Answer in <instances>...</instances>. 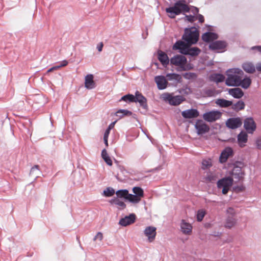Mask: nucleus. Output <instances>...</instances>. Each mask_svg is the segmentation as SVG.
Instances as JSON below:
<instances>
[{
    "instance_id": "obj_1",
    "label": "nucleus",
    "mask_w": 261,
    "mask_h": 261,
    "mask_svg": "<svg viewBox=\"0 0 261 261\" xmlns=\"http://www.w3.org/2000/svg\"><path fill=\"white\" fill-rule=\"evenodd\" d=\"M227 77L225 84L228 86H239L243 72L239 69H231L227 71Z\"/></svg>"
},
{
    "instance_id": "obj_2",
    "label": "nucleus",
    "mask_w": 261,
    "mask_h": 261,
    "mask_svg": "<svg viewBox=\"0 0 261 261\" xmlns=\"http://www.w3.org/2000/svg\"><path fill=\"white\" fill-rule=\"evenodd\" d=\"M190 8L185 3L184 1H179L176 2L174 6L166 9V12L168 13V16L171 18H174L176 15L181 13L189 12Z\"/></svg>"
},
{
    "instance_id": "obj_3",
    "label": "nucleus",
    "mask_w": 261,
    "mask_h": 261,
    "mask_svg": "<svg viewBox=\"0 0 261 261\" xmlns=\"http://www.w3.org/2000/svg\"><path fill=\"white\" fill-rule=\"evenodd\" d=\"M198 38V31L195 27L186 29L185 33L182 37V39L189 45L195 44L197 42Z\"/></svg>"
},
{
    "instance_id": "obj_4",
    "label": "nucleus",
    "mask_w": 261,
    "mask_h": 261,
    "mask_svg": "<svg viewBox=\"0 0 261 261\" xmlns=\"http://www.w3.org/2000/svg\"><path fill=\"white\" fill-rule=\"evenodd\" d=\"M170 63L172 66L176 67L178 71H186L188 69L187 65V58L183 55L174 56L170 59Z\"/></svg>"
},
{
    "instance_id": "obj_5",
    "label": "nucleus",
    "mask_w": 261,
    "mask_h": 261,
    "mask_svg": "<svg viewBox=\"0 0 261 261\" xmlns=\"http://www.w3.org/2000/svg\"><path fill=\"white\" fill-rule=\"evenodd\" d=\"M245 166L242 162H236L230 173V174L237 180V181H242L244 179L245 172L242 170V168Z\"/></svg>"
},
{
    "instance_id": "obj_6",
    "label": "nucleus",
    "mask_w": 261,
    "mask_h": 261,
    "mask_svg": "<svg viewBox=\"0 0 261 261\" xmlns=\"http://www.w3.org/2000/svg\"><path fill=\"white\" fill-rule=\"evenodd\" d=\"M161 98L165 101L168 102L172 106H178L184 101L185 98L181 95L173 96L172 94L164 93L161 96Z\"/></svg>"
},
{
    "instance_id": "obj_7",
    "label": "nucleus",
    "mask_w": 261,
    "mask_h": 261,
    "mask_svg": "<svg viewBox=\"0 0 261 261\" xmlns=\"http://www.w3.org/2000/svg\"><path fill=\"white\" fill-rule=\"evenodd\" d=\"M244 127L248 134H252L256 129V124L252 117H247L244 121Z\"/></svg>"
},
{
    "instance_id": "obj_8",
    "label": "nucleus",
    "mask_w": 261,
    "mask_h": 261,
    "mask_svg": "<svg viewBox=\"0 0 261 261\" xmlns=\"http://www.w3.org/2000/svg\"><path fill=\"white\" fill-rule=\"evenodd\" d=\"M222 114L218 111H212L205 113L203 115V118L207 122H214L219 119Z\"/></svg>"
},
{
    "instance_id": "obj_9",
    "label": "nucleus",
    "mask_w": 261,
    "mask_h": 261,
    "mask_svg": "<svg viewBox=\"0 0 261 261\" xmlns=\"http://www.w3.org/2000/svg\"><path fill=\"white\" fill-rule=\"evenodd\" d=\"M195 127L198 135H203L208 132L210 129L209 126L201 120L196 121Z\"/></svg>"
},
{
    "instance_id": "obj_10",
    "label": "nucleus",
    "mask_w": 261,
    "mask_h": 261,
    "mask_svg": "<svg viewBox=\"0 0 261 261\" xmlns=\"http://www.w3.org/2000/svg\"><path fill=\"white\" fill-rule=\"evenodd\" d=\"M242 124V121L240 117L229 118L226 122L227 127L231 129H236L240 127Z\"/></svg>"
},
{
    "instance_id": "obj_11",
    "label": "nucleus",
    "mask_w": 261,
    "mask_h": 261,
    "mask_svg": "<svg viewBox=\"0 0 261 261\" xmlns=\"http://www.w3.org/2000/svg\"><path fill=\"white\" fill-rule=\"evenodd\" d=\"M156 228L154 226H147L144 230L145 236L147 238L149 242H153L156 234Z\"/></svg>"
},
{
    "instance_id": "obj_12",
    "label": "nucleus",
    "mask_w": 261,
    "mask_h": 261,
    "mask_svg": "<svg viewBox=\"0 0 261 261\" xmlns=\"http://www.w3.org/2000/svg\"><path fill=\"white\" fill-rule=\"evenodd\" d=\"M134 102H139L140 107L145 110L148 108L147 99L139 91L135 92Z\"/></svg>"
},
{
    "instance_id": "obj_13",
    "label": "nucleus",
    "mask_w": 261,
    "mask_h": 261,
    "mask_svg": "<svg viewBox=\"0 0 261 261\" xmlns=\"http://www.w3.org/2000/svg\"><path fill=\"white\" fill-rule=\"evenodd\" d=\"M233 155V150L231 147H226L221 152L219 157V162L221 163H225L227 159Z\"/></svg>"
},
{
    "instance_id": "obj_14",
    "label": "nucleus",
    "mask_w": 261,
    "mask_h": 261,
    "mask_svg": "<svg viewBox=\"0 0 261 261\" xmlns=\"http://www.w3.org/2000/svg\"><path fill=\"white\" fill-rule=\"evenodd\" d=\"M199 115V112L195 109L186 110L181 112L182 116L186 119L195 118L197 117Z\"/></svg>"
},
{
    "instance_id": "obj_15",
    "label": "nucleus",
    "mask_w": 261,
    "mask_h": 261,
    "mask_svg": "<svg viewBox=\"0 0 261 261\" xmlns=\"http://www.w3.org/2000/svg\"><path fill=\"white\" fill-rule=\"evenodd\" d=\"M233 178L231 177H227L220 179L217 182V187L219 189L222 187L230 188L233 184Z\"/></svg>"
},
{
    "instance_id": "obj_16",
    "label": "nucleus",
    "mask_w": 261,
    "mask_h": 261,
    "mask_svg": "<svg viewBox=\"0 0 261 261\" xmlns=\"http://www.w3.org/2000/svg\"><path fill=\"white\" fill-rule=\"evenodd\" d=\"M158 88L160 90L165 89L167 86L168 81L167 78L164 76H156L154 78Z\"/></svg>"
},
{
    "instance_id": "obj_17",
    "label": "nucleus",
    "mask_w": 261,
    "mask_h": 261,
    "mask_svg": "<svg viewBox=\"0 0 261 261\" xmlns=\"http://www.w3.org/2000/svg\"><path fill=\"white\" fill-rule=\"evenodd\" d=\"M136 220V215L134 214H131L128 216L121 218L119 224L123 226H126L133 223Z\"/></svg>"
},
{
    "instance_id": "obj_18",
    "label": "nucleus",
    "mask_w": 261,
    "mask_h": 261,
    "mask_svg": "<svg viewBox=\"0 0 261 261\" xmlns=\"http://www.w3.org/2000/svg\"><path fill=\"white\" fill-rule=\"evenodd\" d=\"M226 46V43L223 41H216L212 42L209 45V48L213 50H218L224 49Z\"/></svg>"
},
{
    "instance_id": "obj_19",
    "label": "nucleus",
    "mask_w": 261,
    "mask_h": 261,
    "mask_svg": "<svg viewBox=\"0 0 261 261\" xmlns=\"http://www.w3.org/2000/svg\"><path fill=\"white\" fill-rule=\"evenodd\" d=\"M166 77L167 81L172 82L173 84L175 85L180 83L182 81L181 75L177 73H168L166 74Z\"/></svg>"
},
{
    "instance_id": "obj_20",
    "label": "nucleus",
    "mask_w": 261,
    "mask_h": 261,
    "mask_svg": "<svg viewBox=\"0 0 261 261\" xmlns=\"http://www.w3.org/2000/svg\"><path fill=\"white\" fill-rule=\"evenodd\" d=\"M180 229L184 234L189 235L192 232V226L185 220H182L180 223Z\"/></svg>"
},
{
    "instance_id": "obj_21",
    "label": "nucleus",
    "mask_w": 261,
    "mask_h": 261,
    "mask_svg": "<svg viewBox=\"0 0 261 261\" xmlns=\"http://www.w3.org/2000/svg\"><path fill=\"white\" fill-rule=\"evenodd\" d=\"M238 142L239 145L241 147H243L245 146L246 143L248 140V135L245 132L242 131L237 137Z\"/></svg>"
},
{
    "instance_id": "obj_22",
    "label": "nucleus",
    "mask_w": 261,
    "mask_h": 261,
    "mask_svg": "<svg viewBox=\"0 0 261 261\" xmlns=\"http://www.w3.org/2000/svg\"><path fill=\"white\" fill-rule=\"evenodd\" d=\"M85 86L88 89H92L95 87V83L93 81L92 74H88L85 76Z\"/></svg>"
},
{
    "instance_id": "obj_23",
    "label": "nucleus",
    "mask_w": 261,
    "mask_h": 261,
    "mask_svg": "<svg viewBox=\"0 0 261 261\" xmlns=\"http://www.w3.org/2000/svg\"><path fill=\"white\" fill-rule=\"evenodd\" d=\"M158 58L162 64L164 66H166L170 62V60L167 55L161 50L158 51Z\"/></svg>"
},
{
    "instance_id": "obj_24",
    "label": "nucleus",
    "mask_w": 261,
    "mask_h": 261,
    "mask_svg": "<svg viewBox=\"0 0 261 261\" xmlns=\"http://www.w3.org/2000/svg\"><path fill=\"white\" fill-rule=\"evenodd\" d=\"M188 45L187 43L186 44L182 41H178L174 44L173 48L174 49H179L180 52L184 55L185 51H186Z\"/></svg>"
},
{
    "instance_id": "obj_25",
    "label": "nucleus",
    "mask_w": 261,
    "mask_h": 261,
    "mask_svg": "<svg viewBox=\"0 0 261 261\" xmlns=\"http://www.w3.org/2000/svg\"><path fill=\"white\" fill-rule=\"evenodd\" d=\"M218 38L217 34L212 32H206L202 36V40L206 42L213 41Z\"/></svg>"
},
{
    "instance_id": "obj_26",
    "label": "nucleus",
    "mask_w": 261,
    "mask_h": 261,
    "mask_svg": "<svg viewBox=\"0 0 261 261\" xmlns=\"http://www.w3.org/2000/svg\"><path fill=\"white\" fill-rule=\"evenodd\" d=\"M228 93L230 95L236 98H240L244 95L243 91L239 88L229 89L228 90Z\"/></svg>"
},
{
    "instance_id": "obj_27",
    "label": "nucleus",
    "mask_w": 261,
    "mask_h": 261,
    "mask_svg": "<svg viewBox=\"0 0 261 261\" xmlns=\"http://www.w3.org/2000/svg\"><path fill=\"white\" fill-rule=\"evenodd\" d=\"M215 103L221 108H227L232 105V101L223 98H219L216 100Z\"/></svg>"
},
{
    "instance_id": "obj_28",
    "label": "nucleus",
    "mask_w": 261,
    "mask_h": 261,
    "mask_svg": "<svg viewBox=\"0 0 261 261\" xmlns=\"http://www.w3.org/2000/svg\"><path fill=\"white\" fill-rule=\"evenodd\" d=\"M210 79L211 81L218 83L223 82L225 80V76L220 73H214L211 75Z\"/></svg>"
},
{
    "instance_id": "obj_29",
    "label": "nucleus",
    "mask_w": 261,
    "mask_h": 261,
    "mask_svg": "<svg viewBox=\"0 0 261 261\" xmlns=\"http://www.w3.org/2000/svg\"><path fill=\"white\" fill-rule=\"evenodd\" d=\"M185 51V52L184 55H190L191 56H196L199 54L200 53V49L196 47H190L188 46L186 51Z\"/></svg>"
},
{
    "instance_id": "obj_30",
    "label": "nucleus",
    "mask_w": 261,
    "mask_h": 261,
    "mask_svg": "<svg viewBox=\"0 0 261 261\" xmlns=\"http://www.w3.org/2000/svg\"><path fill=\"white\" fill-rule=\"evenodd\" d=\"M251 84V80L248 77H243L242 75L241 79V84L239 86H241L244 89H247Z\"/></svg>"
},
{
    "instance_id": "obj_31",
    "label": "nucleus",
    "mask_w": 261,
    "mask_h": 261,
    "mask_svg": "<svg viewBox=\"0 0 261 261\" xmlns=\"http://www.w3.org/2000/svg\"><path fill=\"white\" fill-rule=\"evenodd\" d=\"M243 69L248 73H252L255 71V67L251 63H244L242 65Z\"/></svg>"
},
{
    "instance_id": "obj_32",
    "label": "nucleus",
    "mask_w": 261,
    "mask_h": 261,
    "mask_svg": "<svg viewBox=\"0 0 261 261\" xmlns=\"http://www.w3.org/2000/svg\"><path fill=\"white\" fill-rule=\"evenodd\" d=\"M245 103L242 101L239 100L237 103L232 104L231 108L235 111H239L243 110L245 108Z\"/></svg>"
},
{
    "instance_id": "obj_33",
    "label": "nucleus",
    "mask_w": 261,
    "mask_h": 261,
    "mask_svg": "<svg viewBox=\"0 0 261 261\" xmlns=\"http://www.w3.org/2000/svg\"><path fill=\"white\" fill-rule=\"evenodd\" d=\"M236 223V219L233 216H228L226 220V223L225 224V227L231 228Z\"/></svg>"
},
{
    "instance_id": "obj_34",
    "label": "nucleus",
    "mask_w": 261,
    "mask_h": 261,
    "mask_svg": "<svg viewBox=\"0 0 261 261\" xmlns=\"http://www.w3.org/2000/svg\"><path fill=\"white\" fill-rule=\"evenodd\" d=\"M101 156L105 162L109 166L112 165V161L107 153L106 149H103L101 152Z\"/></svg>"
},
{
    "instance_id": "obj_35",
    "label": "nucleus",
    "mask_w": 261,
    "mask_h": 261,
    "mask_svg": "<svg viewBox=\"0 0 261 261\" xmlns=\"http://www.w3.org/2000/svg\"><path fill=\"white\" fill-rule=\"evenodd\" d=\"M40 174V171L38 165L34 166L31 169L30 175L35 178L39 177Z\"/></svg>"
},
{
    "instance_id": "obj_36",
    "label": "nucleus",
    "mask_w": 261,
    "mask_h": 261,
    "mask_svg": "<svg viewBox=\"0 0 261 261\" xmlns=\"http://www.w3.org/2000/svg\"><path fill=\"white\" fill-rule=\"evenodd\" d=\"M120 100L124 101L125 102H134V101H135V95L130 94H126L122 96Z\"/></svg>"
},
{
    "instance_id": "obj_37",
    "label": "nucleus",
    "mask_w": 261,
    "mask_h": 261,
    "mask_svg": "<svg viewBox=\"0 0 261 261\" xmlns=\"http://www.w3.org/2000/svg\"><path fill=\"white\" fill-rule=\"evenodd\" d=\"M127 200L132 203H138L141 200V198L140 197H138L137 195L129 194Z\"/></svg>"
},
{
    "instance_id": "obj_38",
    "label": "nucleus",
    "mask_w": 261,
    "mask_h": 261,
    "mask_svg": "<svg viewBox=\"0 0 261 261\" xmlns=\"http://www.w3.org/2000/svg\"><path fill=\"white\" fill-rule=\"evenodd\" d=\"M212 166V161L211 159L203 160L202 162L201 168L203 170L209 169Z\"/></svg>"
},
{
    "instance_id": "obj_39",
    "label": "nucleus",
    "mask_w": 261,
    "mask_h": 261,
    "mask_svg": "<svg viewBox=\"0 0 261 261\" xmlns=\"http://www.w3.org/2000/svg\"><path fill=\"white\" fill-rule=\"evenodd\" d=\"M116 194L118 197L124 198L126 199H127L129 194L128 190L125 189L118 190L116 192Z\"/></svg>"
},
{
    "instance_id": "obj_40",
    "label": "nucleus",
    "mask_w": 261,
    "mask_h": 261,
    "mask_svg": "<svg viewBox=\"0 0 261 261\" xmlns=\"http://www.w3.org/2000/svg\"><path fill=\"white\" fill-rule=\"evenodd\" d=\"M132 114V112L124 109H120L117 111L116 114V116L121 117L123 116H130Z\"/></svg>"
},
{
    "instance_id": "obj_41",
    "label": "nucleus",
    "mask_w": 261,
    "mask_h": 261,
    "mask_svg": "<svg viewBox=\"0 0 261 261\" xmlns=\"http://www.w3.org/2000/svg\"><path fill=\"white\" fill-rule=\"evenodd\" d=\"M206 214V212L203 209L199 210L196 214V219L197 221L201 222Z\"/></svg>"
},
{
    "instance_id": "obj_42",
    "label": "nucleus",
    "mask_w": 261,
    "mask_h": 261,
    "mask_svg": "<svg viewBox=\"0 0 261 261\" xmlns=\"http://www.w3.org/2000/svg\"><path fill=\"white\" fill-rule=\"evenodd\" d=\"M133 191L135 194L134 195H137L139 197H140V198L143 196L144 192L143 190L140 187H134L133 189Z\"/></svg>"
},
{
    "instance_id": "obj_43",
    "label": "nucleus",
    "mask_w": 261,
    "mask_h": 261,
    "mask_svg": "<svg viewBox=\"0 0 261 261\" xmlns=\"http://www.w3.org/2000/svg\"><path fill=\"white\" fill-rule=\"evenodd\" d=\"M112 203L114 204L118 205L120 209L124 208L126 206L124 202L120 200L117 198L112 200Z\"/></svg>"
},
{
    "instance_id": "obj_44",
    "label": "nucleus",
    "mask_w": 261,
    "mask_h": 261,
    "mask_svg": "<svg viewBox=\"0 0 261 261\" xmlns=\"http://www.w3.org/2000/svg\"><path fill=\"white\" fill-rule=\"evenodd\" d=\"M103 193L106 196L111 197L114 194L115 190L112 188L108 187L103 191Z\"/></svg>"
},
{
    "instance_id": "obj_45",
    "label": "nucleus",
    "mask_w": 261,
    "mask_h": 261,
    "mask_svg": "<svg viewBox=\"0 0 261 261\" xmlns=\"http://www.w3.org/2000/svg\"><path fill=\"white\" fill-rule=\"evenodd\" d=\"M215 91L212 89H205L203 90V94L204 96L212 97L215 94Z\"/></svg>"
},
{
    "instance_id": "obj_46",
    "label": "nucleus",
    "mask_w": 261,
    "mask_h": 261,
    "mask_svg": "<svg viewBox=\"0 0 261 261\" xmlns=\"http://www.w3.org/2000/svg\"><path fill=\"white\" fill-rule=\"evenodd\" d=\"M195 74L193 73H185L183 74V76L185 79L190 80L194 77Z\"/></svg>"
},
{
    "instance_id": "obj_47",
    "label": "nucleus",
    "mask_w": 261,
    "mask_h": 261,
    "mask_svg": "<svg viewBox=\"0 0 261 261\" xmlns=\"http://www.w3.org/2000/svg\"><path fill=\"white\" fill-rule=\"evenodd\" d=\"M205 179L207 181L212 182L216 181V177L213 174H209L206 177Z\"/></svg>"
},
{
    "instance_id": "obj_48",
    "label": "nucleus",
    "mask_w": 261,
    "mask_h": 261,
    "mask_svg": "<svg viewBox=\"0 0 261 261\" xmlns=\"http://www.w3.org/2000/svg\"><path fill=\"white\" fill-rule=\"evenodd\" d=\"M103 239V234L101 232H98L94 238V241L96 240H99V241H101Z\"/></svg>"
},
{
    "instance_id": "obj_49",
    "label": "nucleus",
    "mask_w": 261,
    "mask_h": 261,
    "mask_svg": "<svg viewBox=\"0 0 261 261\" xmlns=\"http://www.w3.org/2000/svg\"><path fill=\"white\" fill-rule=\"evenodd\" d=\"M256 148L258 149H261V138H258L255 141Z\"/></svg>"
},
{
    "instance_id": "obj_50",
    "label": "nucleus",
    "mask_w": 261,
    "mask_h": 261,
    "mask_svg": "<svg viewBox=\"0 0 261 261\" xmlns=\"http://www.w3.org/2000/svg\"><path fill=\"white\" fill-rule=\"evenodd\" d=\"M186 17L189 22H193L195 20V16L192 15H186Z\"/></svg>"
},
{
    "instance_id": "obj_51",
    "label": "nucleus",
    "mask_w": 261,
    "mask_h": 261,
    "mask_svg": "<svg viewBox=\"0 0 261 261\" xmlns=\"http://www.w3.org/2000/svg\"><path fill=\"white\" fill-rule=\"evenodd\" d=\"M197 19H198L199 22L201 23L204 22V17L201 14H198L196 17H195V20Z\"/></svg>"
},
{
    "instance_id": "obj_52",
    "label": "nucleus",
    "mask_w": 261,
    "mask_h": 261,
    "mask_svg": "<svg viewBox=\"0 0 261 261\" xmlns=\"http://www.w3.org/2000/svg\"><path fill=\"white\" fill-rule=\"evenodd\" d=\"M245 187L243 186H236L234 188V190L237 192H241L244 191Z\"/></svg>"
},
{
    "instance_id": "obj_53",
    "label": "nucleus",
    "mask_w": 261,
    "mask_h": 261,
    "mask_svg": "<svg viewBox=\"0 0 261 261\" xmlns=\"http://www.w3.org/2000/svg\"><path fill=\"white\" fill-rule=\"evenodd\" d=\"M227 213L228 214H230L231 215V216H233V215L235 213L234 209L233 208H232V207H229L227 210Z\"/></svg>"
},
{
    "instance_id": "obj_54",
    "label": "nucleus",
    "mask_w": 261,
    "mask_h": 261,
    "mask_svg": "<svg viewBox=\"0 0 261 261\" xmlns=\"http://www.w3.org/2000/svg\"><path fill=\"white\" fill-rule=\"evenodd\" d=\"M68 64V61H66V60H63L61 63L60 64V65H58V66L59 67V68L62 67H64L65 66H66Z\"/></svg>"
},
{
    "instance_id": "obj_55",
    "label": "nucleus",
    "mask_w": 261,
    "mask_h": 261,
    "mask_svg": "<svg viewBox=\"0 0 261 261\" xmlns=\"http://www.w3.org/2000/svg\"><path fill=\"white\" fill-rule=\"evenodd\" d=\"M103 46V43L102 42L99 43L97 45V49L98 50V51H99V52L101 51V50L102 49Z\"/></svg>"
},
{
    "instance_id": "obj_56",
    "label": "nucleus",
    "mask_w": 261,
    "mask_h": 261,
    "mask_svg": "<svg viewBox=\"0 0 261 261\" xmlns=\"http://www.w3.org/2000/svg\"><path fill=\"white\" fill-rule=\"evenodd\" d=\"M221 188H222V193L223 194H226L228 193L229 190V187H222Z\"/></svg>"
},
{
    "instance_id": "obj_57",
    "label": "nucleus",
    "mask_w": 261,
    "mask_h": 261,
    "mask_svg": "<svg viewBox=\"0 0 261 261\" xmlns=\"http://www.w3.org/2000/svg\"><path fill=\"white\" fill-rule=\"evenodd\" d=\"M59 69V67L58 66H54L51 68H50V69H49L48 70H47V72H51L55 70H57V69Z\"/></svg>"
},
{
    "instance_id": "obj_58",
    "label": "nucleus",
    "mask_w": 261,
    "mask_h": 261,
    "mask_svg": "<svg viewBox=\"0 0 261 261\" xmlns=\"http://www.w3.org/2000/svg\"><path fill=\"white\" fill-rule=\"evenodd\" d=\"M110 130H109V129H107L106 130L104 135H103V138H108L109 134H110Z\"/></svg>"
},
{
    "instance_id": "obj_59",
    "label": "nucleus",
    "mask_w": 261,
    "mask_h": 261,
    "mask_svg": "<svg viewBox=\"0 0 261 261\" xmlns=\"http://www.w3.org/2000/svg\"><path fill=\"white\" fill-rule=\"evenodd\" d=\"M256 68L257 71L261 72V63H258L256 64Z\"/></svg>"
},
{
    "instance_id": "obj_60",
    "label": "nucleus",
    "mask_w": 261,
    "mask_h": 261,
    "mask_svg": "<svg viewBox=\"0 0 261 261\" xmlns=\"http://www.w3.org/2000/svg\"><path fill=\"white\" fill-rule=\"evenodd\" d=\"M115 124V122H112L108 126L107 129H109V130H110L111 129H112L114 126V125Z\"/></svg>"
},
{
    "instance_id": "obj_61",
    "label": "nucleus",
    "mask_w": 261,
    "mask_h": 261,
    "mask_svg": "<svg viewBox=\"0 0 261 261\" xmlns=\"http://www.w3.org/2000/svg\"><path fill=\"white\" fill-rule=\"evenodd\" d=\"M252 49H256L259 52L261 53V46H256L252 47Z\"/></svg>"
},
{
    "instance_id": "obj_62",
    "label": "nucleus",
    "mask_w": 261,
    "mask_h": 261,
    "mask_svg": "<svg viewBox=\"0 0 261 261\" xmlns=\"http://www.w3.org/2000/svg\"><path fill=\"white\" fill-rule=\"evenodd\" d=\"M194 14H196L198 13V9L196 7H194V11H193Z\"/></svg>"
},
{
    "instance_id": "obj_63",
    "label": "nucleus",
    "mask_w": 261,
    "mask_h": 261,
    "mask_svg": "<svg viewBox=\"0 0 261 261\" xmlns=\"http://www.w3.org/2000/svg\"><path fill=\"white\" fill-rule=\"evenodd\" d=\"M105 144L106 146H108V138H103Z\"/></svg>"
},
{
    "instance_id": "obj_64",
    "label": "nucleus",
    "mask_w": 261,
    "mask_h": 261,
    "mask_svg": "<svg viewBox=\"0 0 261 261\" xmlns=\"http://www.w3.org/2000/svg\"><path fill=\"white\" fill-rule=\"evenodd\" d=\"M146 157H147V155H145V156H144V159L146 158Z\"/></svg>"
}]
</instances>
